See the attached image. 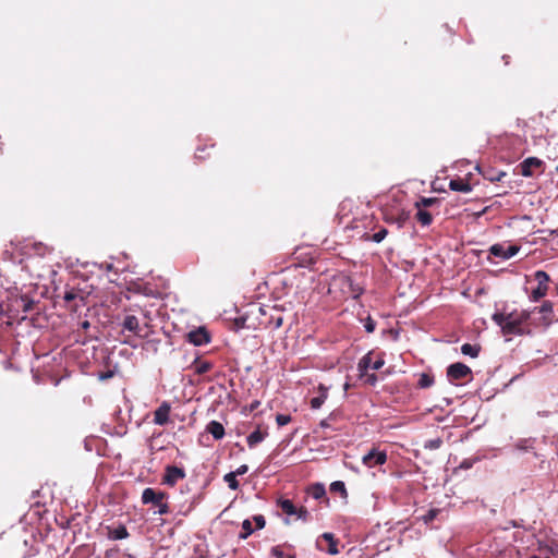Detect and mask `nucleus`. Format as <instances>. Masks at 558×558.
I'll list each match as a JSON object with an SVG mask.
<instances>
[{"label":"nucleus","mask_w":558,"mask_h":558,"mask_svg":"<svg viewBox=\"0 0 558 558\" xmlns=\"http://www.w3.org/2000/svg\"><path fill=\"white\" fill-rule=\"evenodd\" d=\"M531 314L532 312L526 310H513L510 313L495 312L492 319L500 327L504 336H522L526 332L525 323L530 319Z\"/></svg>","instance_id":"nucleus-1"},{"label":"nucleus","mask_w":558,"mask_h":558,"mask_svg":"<svg viewBox=\"0 0 558 558\" xmlns=\"http://www.w3.org/2000/svg\"><path fill=\"white\" fill-rule=\"evenodd\" d=\"M166 496L163 492H156L154 488L147 487L143 490L142 502L144 505L153 504L158 507V514H167L169 512V506L163 502Z\"/></svg>","instance_id":"nucleus-2"},{"label":"nucleus","mask_w":558,"mask_h":558,"mask_svg":"<svg viewBox=\"0 0 558 558\" xmlns=\"http://www.w3.org/2000/svg\"><path fill=\"white\" fill-rule=\"evenodd\" d=\"M534 278L537 281V287L532 290L530 300L537 302L544 298L548 291V282L550 280L549 275L544 270H536Z\"/></svg>","instance_id":"nucleus-3"},{"label":"nucleus","mask_w":558,"mask_h":558,"mask_svg":"<svg viewBox=\"0 0 558 558\" xmlns=\"http://www.w3.org/2000/svg\"><path fill=\"white\" fill-rule=\"evenodd\" d=\"M519 251L520 246L518 245H506L501 243H496L489 247V253L502 260L513 257Z\"/></svg>","instance_id":"nucleus-4"},{"label":"nucleus","mask_w":558,"mask_h":558,"mask_svg":"<svg viewBox=\"0 0 558 558\" xmlns=\"http://www.w3.org/2000/svg\"><path fill=\"white\" fill-rule=\"evenodd\" d=\"M387 461V454L384 451L372 449L363 456L362 462L367 468H374L375 465H383Z\"/></svg>","instance_id":"nucleus-5"},{"label":"nucleus","mask_w":558,"mask_h":558,"mask_svg":"<svg viewBox=\"0 0 558 558\" xmlns=\"http://www.w3.org/2000/svg\"><path fill=\"white\" fill-rule=\"evenodd\" d=\"M471 374V368L463 363H453L447 368V376L449 380L463 379Z\"/></svg>","instance_id":"nucleus-6"},{"label":"nucleus","mask_w":558,"mask_h":558,"mask_svg":"<svg viewBox=\"0 0 558 558\" xmlns=\"http://www.w3.org/2000/svg\"><path fill=\"white\" fill-rule=\"evenodd\" d=\"M469 179H471V177L453 178L449 181V189L453 192H459V193H464V194L470 193L473 190L474 183H472Z\"/></svg>","instance_id":"nucleus-7"},{"label":"nucleus","mask_w":558,"mask_h":558,"mask_svg":"<svg viewBox=\"0 0 558 558\" xmlns=\"http://www.w3.org/2000/svg\"><path fill=\"white\" fill-rule=\"evenodd\" d=\"M185 477V472L182 468L174 465H168L163 475V483L173 486L179 480Z\"/></svg>","instance_id":"nucleus-8"},{"label":"nucleus","mask_w":558,"mask_h":558,"mask_svg":"<svg viewBox=\"0 0 558 558\" xmlns=\"http://www.w3.org/2000/svg\"><path fill=\"white\" fill-rule=\"evenodd\" d=\"M170 411V403L163 401L154 412V423L159 426L168 424Z\"/></svg>","instance_id":"nucleus-9"},{"label":"nucleus","mask_w":558,"mask_h":558,"mask_svg":"<svg viewBox=\"0 0 558 558\" xmlns=\"http://www.w3.org/2000/svg\"><path fill=\"white\" fill-rule=\"evenodd\" d=\"M384 364H385L384 359L379 357L376 361L372 362L371 355L366 354L360 360L359 369L362 373L367 371L368 368L377 371V369L381 368L384 366Z\"/></svg>","instance_id":"nucleus-10"},{"label":"nucleus","mask_w":558,"mask_h":558,"mask_svg":"<svg viewBox=\"0 0 558 558\" xmlns=\"http://www.w3.org/2000/svg\"><path fill=\"white\" fill-rule=\"evenodd\" d=\"M414 208L416 209L415 218L421 223L422 227H428L433 222V214L429 209L418 206L414 203Z\"/></svg>","instance_id":"nucleus-11"},{"label":"nucleus","mask_w":558,"mask_h":558,"mask_svg":"<svg viewBox=\"0 0 558 558\" xmlns=\"http://www.w3.org/2000/svg\"><path fill=\"white\" fill-rule=\"evenodd\" d=\"M189 341L194 345H203L209 342V335L204 328H198L189 333Z\"/></svg>","instance_id":"nucleus-12"},{"label":"nucleus","mask_w":558,"mask_h":558,"mask_svg":"<svg viewBox=\"0 0 558 558\" xmlns=\"http://www.w3.org/2000/svg\"><path fill=\"white\" fill-rule=\"evenodd\" d=\"M543 165V161L536 157H529L524 161L521 162V173L520 174H532L533 169H539Z\"/></svg>","instance_id":"nucleus-13"},{"label":"nucleus","mask_w":558,"mask_h":558,"mask_svg":"<svg viewBox=\"0 0 558 558\" xmlns=\"http://www.w3.org/2000/svg\"><path fill=\"white\" fill-rule=\"evenodd\" d=\"M122 327L124 330L140 335V322L134 315H126L123 319Z\"/></svg>","instance_id":"nucleus-14"},{"label":"nucleus","mask_w":558,"mask_h":558,"mask_svg":"<svg viewBox=\"0 0 558 558\" xmlns=\"http://www.w3.org/2000/svg\"><path fill=\"white\" fill-rule=\"evenodd\" d=\"M206 430L217 440L225 436V427L217 421H210L206 426Z\"/></svg>","instance_id":"nucleus-15"},{"label":"nucleus","mask_w":558,"mask_h":558,"mask_svg":"<svg viewBox=\"0 0 558 558\" xmlns=\"http://www.w3.org/2000/svg\"><path fill=\"white\" fill-rule=\"evenodd\" d=\"M535 310L543 314V322L545 325H549L551 323V314L554 312L551 302L545 301L541 306L534 307V311Z\"/></svg>","instance_id":"nucleus-16"},{"label":"nucleus","mask_w":558,"mask_h":558,"mask_svg":"<svg viewBox=\"0 0 558 558\" xmlns=\"http://www.w3.org/2000/svg\"><path fill=\"white\" fill-rule=\"evenodd\" d=\"M456 168L459 171L465 172L464 174H473V171H481L477 162H471L469 160H461L456 163Z\"/></svg>","instance_id":"nucleus-17"},{"label":"nucleus","mask_w":558,"mask_h":558,"mask_svg":"<svg viewBox=\"0 0 558 558\" xmlns=\"http://www.w3.org/2000/svg\"><path fill=\"white\" fill-rule=\"evenodd\" d=\"M319 395L311 400L312 409H319L328 397V389L324 385L318 386Z\"/></svg>","instance_id":"nucleus-18"},{"label":"nucleus","mask_w":558,"mask_h":558,"mask_svg":"<svg viewBox=\"0 0 558 558\" xmlns=\"http://www.w3.org/2000/svg\"><path fill=\"white\" fill-rule=\"evenodd\" d=\"M266 435H267V433L262 432L260 429H256V430L252 432L246 438L248 447L253 448L256 445H258L259 442H262L265 439Z\"/></svg>","instance_id":"nucleus-19"},{"label":"nucleus","mask_w":558,"mask_h":558,"mask_svg":"<svg viewBox=\"0 0 558 558\" xmlns=\"http://www.w3.org/2000/svg\"><path fill=\"white\" fill-rule=\"evenodd\" d=\"M414 203L421 207L426 208V209H430L433 207L438 208L439 204H440V202L437 197H425V196H420Z\"/></svg>","instance_id":"nucleus-20"},{"label":"nucleus","mask_w":558,"mask_h":558,"mask_svg":"<svg viewBox=\"0 0 558 558\" xmlns=\"http://www.w3.org/2000/svg\"><path fill=\"white\" fill-rule=\"evenodd\" d=\"M277 506L288 515H294L296 513V507L290 499L280 498L277 501Z\"/></svg>","instance_id":"nucleus-21"},{"label":"nucleus","mask_w":558,"mask_h":558,"mask_svg":"<svg viewBox=\"0 0 558 558\" xmlns=\"http://www.w3.org/2000/svg\"><path fill=\"white\" fill-rule=\"evenodd\" d=\"M129 536V532L124 525H119L118 527L109 530L108 537L110 539H124Z\"/></svg>","instance_id":"nucleus-22"},{"label":"nucleus","mask_w":558,"mask_h":558,"mask_svg":"<svg viewBox=\"0 0 558 558\" xmlns=\"http://www.w3.org/2000/svg\"><path fill=\"white\" fill-rule=\"evenodd\" d=\"M480 350H481V348L478 345H474L471 343H464L461 347L462 354L469 355L471 357H477Z\"/></svg>","instance_id":"nucleus-23"},{"label":"nucleus","mask_w":558,"mask_h":558,"mask_svg":"<svg viewBox=\"0 0 558 558\" xmlns=\"http://www.w3.org/2000/svg\"><path fill=\"white\" fill-rule=\"evenodd\" d=\"M308 494L316 500L322 499L326 496V489L324 485L316 484L308 489Z\"/></svg>","instance_id":"nucleus-24"},{"label":"nucleus","mask_w":558,"mask_h":558,"mask_svg":"<svg viewBox=\"0 0 558 558\" xmlns=\"http://www.w3.org/2000/svg\"><path fill=\"white\" fill-rule=\"evenodd\" d=\"M270 554L275 558H295L294 554L284 553L283 547L280 545L271 547Z\"/></svg>","instance_id":"nucleus-25"},{"label":"nucleus","mask_w":558,"mask_h":558,"mask_svg":"<svg viewBox=\"0 0 558 558\" xmlns=\"http://www.w3.org/2000/svg\"><path fill=\"white\" fill-rule=\"evenodd\" d=\"M223 481L228 484V487L232 490H236L240 486L236 475L233 472H229L223 476Z\"/></svg>","instance_id":"nucleus-26"},{"label":"nucleus","mask_w":558,"mask_h":558,"mask_svg":"<svg viewBox=\"0 0 558 558\" xmlns=\"http://www.w3.org/2000/svg\"><path fill=\"white\" fill-rule=\"evenodd\" d=\"M408 217H409L408 214L405 211H402L397 217L386 216V221L390 222V223H397L398 227L401 228L405 223Z\"/></svg>","instance_id":"nucleus-27"},{"label":"nucleus","mask_w":558,"mask_h":558,"mask_svg":"<svg viewBox=\"0 0 558 558\" xmlns=\"http://www.w3.org/2000/svg\"><path fill=\"white\" fill-rule=\"evenodd\" d=\"M254 532V529L252 526L251 520L246 519L242 522V532L240 533V538L245 539L247 538L252 533Z\"/></svg>","instance_id":"nucleus-28"},{"label":"nucleus","mask_w":558,"mask_h":558,"mask_svg":"<svg viewBox=\"0 0 558 558\" xmlns=\"http://www.w3.org/2000/svg\"><path fill=\"white\" fill-rule=\"evenodd\" d=\"M434 384V378L432 376H429L428 374H421L420 376V379H418V387L420 388H428L430 386H433Z\"/></svg>","instance_id":"nucleus-29"},{"label":"nucleus","mask_w":558,"mask_h":558,"mask_svg":"<svg viewBox=\"0 0 558 558\" xmlns=\"http://www.w3.org/2000/svg\"><path fill=\"white\" fill-rule=\"evenodd\" d=\"M388 234V230L386 228H380L377 232H375L371 240L375 243H380Z\"/></svg>","instance_id":"nucleus-30"},{"label":"nucleus","mask_w":558,"mask_h":558,"mask_svg":"<svg viewBox=\"0 0 558 558\" xmlns=\"http://www.w3.org/2000/svg\"><path fill=\"white\" fill-rule=\"evenodd\" d=\"M330 489L333 490V492H339L342 495L347 494V489H345L344 483L341 482V481H336V482L331 483Z\"/></svg>","instance_id":"nucleus-31"},{"label":"nucleus","mask_w":558,"mask_h":558,"mask_svg":"<svg viewBox=\"0 0 558 558\" xmlns=\"http://www.w3.org/2000/svg\"><path fill=\"white\" fill-rule=\"evenodd\" d=\"M441 444H442V440L440 438L430 439V440L426 441L425 448L435 450V449L440 448Z\"/></svg>","instance_id":"nucleus-32"},{"label":"nucleus","mask_w":558,"mask_h":558,"mask_svg":"<svg viewBox=\"0 0 558 558\" xmlns=\"http://www.w3.org/2000/svg\"><path fill=\"white\" fill-rule=\"evenodd\" d=\"M33 275L38 278H45L49 275H54V271L51 269L50 266H48V267H43V269L39 271L33 272Z\"/></svg>","instance_id":"nucleus-33"},{"label":"nucleus","mask_w":558,"mask_h":558,"mask_svg":"<svg viewBox=\"0 0 558 558\" xmlns=\"http://www.w3.org/2000/svg\"><path fill=\"white\" fill-rule=\"evenodd\" d=\"M364 328H365L366 332H368V333H371V332H373V331L375 330V328H376V323H375V320H374L371 316H368V317L365 319V322H364Z\"/></svg>","instance_id":"nucleus-34"},{"label":"nucleus","mask_w":558,"mask_h":558,"mask_svg":"<svg viewBox=\"0 0 558 558\" xmlns=\"http://www.w3.org/2000/svg\"><path fill=\"white\" fill-rule=\"evenodd\" d=\"M276 422L279 426H284L291 422V416L288 414H278L276 416Z\"/></svg>","instance_id":"nucleus-35"},{"label":"nucleus","mask_w":558,"mask_h":558,"mask_svg":"<svg viewBox=\"0 0 558 558\" xmlns=\"http://www.w3.org/2000/svg\"><path fill=\"white\" fill-rule=\"evenodd\" d=\"M294 515L302 521H308L310 519V512L303 507L300 509L296 508V513Z\"/></svg>","instance_id":"nucleus-36"},{"label":"nucleus","mask_w":558,"mask_h":558,"mask_svg":"<svg viewBox=\"0 0 558 558\" xmlns=\"http://www.w3.org/2000/svg\"><path fill=\"white\" fill-rule=\"evenodd\" d=\"M211 368V364L209 362H201L196 366L197 374H205Z\"/></svg>","instance_id":"nucleus-37"},{"label":"nucleus","mask_w":558,"mask_h":558,"mask_svg":"<svg viewBox=\"0 0 558 558\" xmlns=\"http://www.w3.org/2000/svg\"><path fill=\"white\" fill-rule=\"evenodd\" d=\"M477 461V459H472V458H469V459H464L460 465H459V469H462V470H469L471 469L474 463Z\"/></svg>","instance_id":"nucleus-38"},{"label":"nucleus","mask_w":558,"mask_h":558,"mask_svg":"<svg viewBox=\"0 0 558 558\" xmlns=\"http://www.w3.org/2000/svg\"><path fill=\"white\" fill-rule=\"evenodd\" d=\"M439 510L430 509L426 514H424L423 520L425 523L432 522L438 514Z\"/></svg>","instance_id":"nucleus-39"},{"label":"nucleus","mask_w":558,"mask_h":558,"mask_svg":"<svg viewBox=\"0 0 558 558\" xmlns=\"http://www.w3.org/2000/svg\"><path fill=\"white\" fill-rule=\"evenodd\" d=\"M253 521L255 522L257 530L263 529L266 524L265 518L262 514L254 515Z\"/></svg>","instance_id":"nucleus-40"},{"label":"nucleus","mask_w":558,"mask_h":558,"mask_svg":"<svg viewBox=\"0 0 558 558\" xmlns=\"http://www.w3.org/2000/svg\"><path fill=\"white\" fill-rule=\"evenodd\" d=\"M518 450L526 451L530 448V440L521 439L515 444Z\"/></svg>","instance_id":"nucleus-41"},{"label":"nucleus","mask_w":558,"mask_h":558,"mask_svg":"<svg viewBox=\"0 0 558 558\" xmlns=\"http://www.w3.org/2000/svg\"><path fill=\"white\" fill-rule=\"evenodd\" d=\"M349 281H350V288H351V293H352L353 298H355V299L359 298L363 292L362 288H360L359 286H354L351 280H349Z\"/></svg>","instance_id":"nucleus-42"},{"label":"nucleus","mask_w":558,"mask_h":558,"mask_svg":"<svg viewBox=\"0 0 558 558\" xmlns=\"http://www.w3.org/2000/svg\"><path fill=\"white\" fill-rule=\"evenodd\" d=\"M76 298H77V293L74 290L65 291L64 296H63L65 302L74 301Z\"/></svg>","instance_id":"nucleus-43"},{"label":"nucleus","mask_w":558,"mask_h":558,"mask_svg":"<svg viewBox=\"0 0 558 558\" xmlns=\"http://www.w3.org/2000/svg\"><path fill=\"white\" fill-rule=\"evenodd\" d=\"M432 189L436 192H444L445 189L442 184L440 183V180L438 177H436V180L432 182Z\"/></svg>","instance_id":"nucleus-44"},{"label":"nucleus","mask_w":558,"mask_h":558,"mask_svg":"<svg viewBox=\"0 0 558 558\" xmlns=\"http://www.w3.org/2000/svg\"><path fill=\"white\" fill-rule=\"evenodd\" d=\"M326 551L330 555H337L339 553L338 548H337V543L335 539L332 541V543H328V547L326 548Z\"/></svg>","instance_id":"nucleus-45"},{"label":"nucleus","mask_w":558,"mask_h":558,"mask_svg":"<svg viewBox=\"0 0 558 558\" xmlns=\"http://www.w3.org/2000/svg\"><path fill=\"white\" fill-rule=\"evenodd\" d=\"M35 250L38 255L44 256L47 253H50V250L47 246H44L43 244H38L35 246Z\"/></svg>","instance_id":"nucleus-46"},{"label":"nucleus","mask_w":558,"mask_h":558,"mask_svg":"<svg viewBox=\"0 0 558 558\" xmlns=\"http://www.w3.org/2000/svg\"><path fill=\"white\" fill-rule=\"evenodd\" d=\"M248 471V466L246 464L240 465L235 471H232L236 476L243 475Z\"/></svg>","instance_id":"nucleus-47"},{"label":"nucleus","mask_w":558,"mask_h":558,"mask_svg":"<svg viewBox=\"0 0 558 558\" xmlns=\"http://www.w3.org/2000/svg\"><path fill=\"white\" fill-rule=\"evenodd\" d=\"M37 263H38V258L37 257H29L28 262L26 264V268H28L32 271H34V268H35Z\"/></svg>","instance_id":"nucleus-48"},{"label":"nucleus","mask_w":558,"mask_h":558,"mask_svg":"<svg viewBox=\"0 0 558 558\" xmlns=\"http://www.w3.org/2000/svg\"><path fill=\"white\" fill-rule=\"evenodd\" d=\"M21 303H22L24 312H28L32 308V306H33V301H28V300L23 299V298L21 299Z\"/></svg>","instance_id":"nucleus-49"},{"label":"nucleus","mask_w":558,"mask_h":558,"mask_svg":"<svg viewBox=\"0 0 558 558\" xmlns=\"http://www.w3.org/2000/svg\"><path fill=\"white\" fill-rule=\"evenodd\" d=\"M271 323L274 324V328H279L282 326L283 318H282V316L272 317Z\"/></svg>","instance_id":"nucleus-50"},{"label":"nucleus","mask_w":558,"mask_h":558,"mask_svg":"<svg viewBox=\"0 0 558 558\" xmlns=\"http://www.w3.org/2000/svg\"><path fill=\"white\" fill-rule=\"evenodd\" d=\"M322 538L327 541L328 543H332V541L335 539L333 534L331 533H324L322 535Z\"/></svg>","instance_id":"nucleus-51"},{"label":"nucleus","mask_w":558,"mask_h":558,"mask_svg":"<svg viewBox=\"0 0 558 558\" xmlns=\"http://www.w3.org/2000/svg\"><path fill=\"white\" fill-rule=\"evenodd\" d=\"M320 426L323 428H328L331 426V421L328 420V417L324 418L322 422H320Z\"/></svg>","instance_id":"nucleus-52"},{"label":"nucleus","mask_w":558,"mask_h":558,"mask_svg":"<svg viewBox=\"0 0 558 558\" xmlns=\"http://www.w3.org/2000/svg\"><path fill=\"white\" fill-rule=\"evenodd\" d=\"M327 417H328L329 421L335 422L339 417V413L333 411Z\"/></svg>","instance_id":"nucleus-53"},{"label":"nucleus","mask_w":558,"mask_h":558,"mask_svg":"<svg viewBox=\"0 0 558 558\" xmlns=\"http://www.w3.org/2000/svg\"><path fill=\"white\" fill-rule=\"evenodd\" d=\"M377 381V377L375 374H372L367 377V383H369L371 385H375Z\"/></svg>","instance_id":"nucleus-54"},{"label":"nucleus","mask_w":558,"mask_h":558,"mask_svg":"<svg viewBox=\"0 0 558 558\" xmlns=\"http://www.w3.org/2000/svg\"><path fill=\"white\" fill-rule=\"evenodd\" d=\"M502 177H489L492 182L500 181Z\"/></svg>","instance_id":"nucleus-55"},{"label":"nucleus","mask_w":558,"mask_h":558,"mask_svg":"<svg viewBox=\"0 0 558 558\" xmlns=\"http://www.w3.org/2000/svg\"><path fill=\"white\" fill-rule=\"evenodd\" d=\"M82 327L85 328V329L88 328L89 327V323L87 320L83 322L82 323Z\"/></svg>","instance_id":"nucleus-56"},{"label":"nucleus","mask_w":558,"mask_h":558,"mask_svg":"<svg viewBox=\"0 0 558 558\" xmlns=\"http://www.w3.org/2000/svg\"><path fill=\"white\" fill-rule=\"evenodd\" d=\"M3 313H4L3 306L0 304V317L3 315Z\"/></svg>","instance_id":"nucleus-57"},{"label":"nucleus","mask_w":558,"mask_h":558,"mask_svg":"<svg viewBox=\"0 0 558 558\" xmlns=\"http://www.w3.org/2000/svg\"><path fill=\"white\" fill-rule=\"evenodd\" d=\"M110 376H111L110 374H105V375H102L100 378H101V379H105V378H109Z\"/></svg>","instance_id":"nucleus-58"},{"label":"nucleus","mask_w":558,"mask_h":558,"mask_svg":"<svg viewBox=\"0 0 558 558\" xmlns=\"http://www.w3.org/2000/svg\"><path fill=\"white\" fill-rule=\"evenodd\" d=\"M553 234L558 235V228L551 231Z\"/></svg>","instance_id":"nucleus-59"},{"label":"nucleus","mask_w":558,"mask_h":558,"mask_svg":"<svg viewBox=\"0 0 558 558\" xmlns=\"http://www.w3.org/2000/svg\"><path fill=\"white\" fill-rule=\"evenodd\" d=\"M497 174L504 175V174H506V172L505 171H499Z\"/></svg>","instance_id":"nucleus-60"},{"label":"nucleus","mask_w":558,"mask_h":558,"mask_svg":"<svg viewBox=\"0 0 558 558\" xmlns=\"http://www.w3.org/2000/svg\"><path fill=\"white\" fill-rule=\"evenodd\" d=\"M557 170H558V167H557Z\"/></svg>","instance_id":"nucleus-61"}]
</instances>
